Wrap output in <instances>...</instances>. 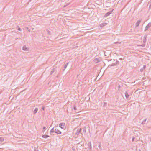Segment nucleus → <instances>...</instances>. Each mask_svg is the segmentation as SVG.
<instances>
[{"label":"nucleus","instance_id":"obj_1","mask_svg":"<svg viewBox=\"0 0 151 151\" xmlns=\"http://www.w3.org/2000/svg\"><path fill=\"white\" fill-rule=\"evenodd\" d=\"M147 35H145L144 36L143 38V44L142 45H137L138 47H144L146 45V42L147 41Z\"/></svg>","mask_w":151,"mask_h":151},{"label":"nucleus","instance_id":"obj_2","mask_svg":"<svg viewBox=\"0 0 151 151\" xmlns=\"http://www.w3.org/2000/svg\"><path fill=\"white\" fill-rule=\"evenodd\" d=\"M59 125L60 127L63 129L65 130L66 129V127L65 126V123H60L59 124Z\"/></svg>","mask_w":151,"mask_h":151},{"label":"nucleus","instance_id":"obj_3","mask_svg":"<svg viewBox=\"0 0 151 151\" xmlns=\"http://www.w3.org/2000/svg\"><path fill=\"white\" fill-rule=\"evenodd\" d=\"M151 26V22H149L148 24L145 27V31H146L148 30V28Z\"/></svg>","mask_w":151,"mask_h":151},{"label":"nucleus","instance_id":"obj_4","mask_svg":"<svg viewBox=\"0 0 151 151\" xmlns=\"http://www.w3.org/2000/svg\"><path fill=\"white\" fill-rule=\"evenodd\" d=\"M114 10V9H113L112 10H111L108 12L106 13L105 15H104V17H107L109 16L110 15V14L112 13V12H113V10Z\"/></svg>","mask_w":151,"mask_h":151},{"label":"nucleus","instance_id":"obj_5","mask_svg":"<svg viewBox=\"0 0 151 151\" xmlns=\"http://www.w3.org/2000/svg\"><path fill=\"white\" fill-rule=\"evenodd\" d=\"M119 64V62L117 60L116 61L115 63H112L111 65V66H115Z\"/></svg>","mask_w":151,"mask_h":151},{"label":"nucleus","instance_id":"obj_6","mask_svg":"<svg viewBox=\"0 0 151 151\" xmlns=\"http://www.w3.org/2000/svg\"><path fill=\"white\" fill-rule=\"evenodd\" d=\"M88 148L89 151H91L92 150L91 144V142H90L88 144Z\"/></svg>","mask_w":151,"mask_h":151},{"label":"nucleus","instance_id":"obj_7","mask_svg":"<svg viewBox=\"0 0 151 151\" xmlns=\"http://www.w3.org/2000/svg\"><path fill=\"white\" fill-rule=\"evenodd\" d=\"M55 132L59 134H61L62 133L61 132L57 129H55Z\"/></svg>","mask_w":151,"mask_h":151},{"label":"nucleus","instance_id":"obj_8","mask_svg":"<svg viewBox=\"0 0 151 151\" xmlns=\"http://www.w3.org/2000/svg\"><path fill=\"white\" fill-rule=\"evenodd\" d=\"M141 22V20H138V21H137V22L135 24L136 27H138Z\"/></svg>","mask_w":151,"mask_h":151},{"label":"nucleus","instance_id":"obj_9","mask_svg":"<svg viewBox=\"0 0 151 151\" xmlns=\"http://www.w3.org/2000/svg\"><path fill=\"white\" fill-rule=\"evenodd\" d=\"M94 61L96 63H98L100 62V60L99 58H96L94 59Z\"/></svg>","mask_w":151,"mask_h":151},{"label":"nucleus","instance_id":"obj_10","mask_svg":"<svg viewBox=\"0 0 151 151\" xmlns=\"http://www.w3.org/2000/svg\"><path fill=\"white\" fill-rule=\"evenodd\" d=\"M69 62L67 63L66 64L64 65L63 68L62 70L63 71H64L66 67H67L68 65Z\"/></svg>","mask_w":151,"mask_h":151},{"label":"nucleus","instance_id":"obj_11","mask_svg":"<svg viewBox=\"0 0 151 151\" xmlns=\"http://www.w3.org/2000/svg\"><path fill=\"white\" fill-rule=\"evenodd\" d=\"M125 95L126 99L127 100H128L129 95L128 93L126 91L125 93Z\"/></svg>","mask_w":151,"mask_h":151},{"label":"nucleus","instance_id":"obj_12","mask_svg":"<svg viewBox=\"0 0 151 151\" xmlns=\"http://www.w3.org/2000/svg\"><path fill=\"white\" fill-rule=\"evenodd\" d=\"M22 50L24 51H28V48L26 47V46L24 45L22 47Z\"/></svg>","mask_w":151,"mask_h":151},{"label":"nucleus","instance_id":"obj_13","mask_svg":"<svg viewBox=\"0 0 151 151\" xmlns=\"http://www.w3.org/2000/svg\"><path fill=\"white\" fill-rule=\"evenodd\" d=\"M146 67V66L145 65H144L143 66V67L140 69V71L141 72H142L143 71V70L145 69Z\"/></svg>","mask_w":151,"mask_h":151},{"label":"nucleus","instance_id":"obj_14","mask_svg":"<svg viewBox=\"0 0 151 151\" xmlns=\"http://www.w3.org/2000/svg\"><path fill=\"white\" fill-rule=\"evenodd\" d=\"M81 129L80 128V129H78L77 130V132L76 133V134H77L78 135L79 134L80 132L81 131Z\"/></svg>","mask_w":151,"mask_h":151},{"label":"nucleus","instance_id":"obj_15","mask_svg":"<svg viewBox=\"0 0 151 151\" xmlns=\"http://www.w3.org/2000/svg\"><path fill=\"white\" fill-rule=\"evenodd\" d=\"M107 24V23H103L102 24H101L100 25V26L101 27H103L104 26H105V25H106Z\"/></svg>","mask_w":151,"mask_h":151},{"label":"nucleus","instance_id":"obj_16","mask_svg":"<svg viewBox=\"0 0 151 151\" xmlns=\"http://www.w3.org/2000/svg\"><path fill=\"white\" fill-rule=\"evenodd\" d=\"M49 137V136L48 135H42V137L46 139Z\"/></svg>","mask_w":151,"mask_h":151},{"label":"nucleus","instance_id":"obj_17","mask_svg":"<svg viewBox=\"0 0 151 151\" xmlns=\"http://www.w3.org/2000/svg\"><path fill=\"white\" fill-rule=\"evenodd\" d=\"M38 109L37 108H35L34 111H33L34 114H36L38 111Z\"/></svg>","mask_w":151,"mask_h":151},{"label":"nucleus","instance_id":"obj_18","mask_svg":"<svg viewBox=\"0 0 151 151\" xmlns=\"http://www.w3.org/2000/svg\"><path fill=\"white\" fill-rule=\"evenodd\" d=\"M147 120V119H144L143 120V121H142V124L143 125V124H145V122H146V121Z\"/></svg>","mask_w":151,"mask_h":151},{"label":"nucleus","instance_id":"obj_19","mask_svg":"<svg viewBox=\"0 0 151 151\" xmlns=\"http://www.w3.org/2000/svg\"><path fill=\"white\" fill-rule=\"evenodd\" d=\"M4 140V138L3 137H0V143H1Z\"/></svg>","mask_w":151,"mask_h":151},{"label":"nucleus","instance_id":"obj_20","mask_svg":"<svg viewBox=\"0 0 151 151\" xmlns=\"http://www.w3.org/2000/svg\"><path fill=\"white\" fill-rule=\"evenodd\" d=\"M34 151H38V147L37 146L34 147Z\"/></svg>","mask_w":151,"mask_h":151},{"label":"nucleus","instance_id":"obj_21","mask_svg":"<svg viewBox=\"0 0 151 151\" xmlns=\"http://www.w3.org/2000/svg\"><path fill=\"white\" fill-rule=\"evenodd\" d=\"M54 132H55V130H54V128H53L51 129L50 133V134H51L52 133H53Z\"/></svg>","mask_w":151,"mask_h":151},{"label":"nucleus","instance_id":"obj_22","mask_svg":"<svg viewBox=\"0 0 151 151\" xmlns=\"http://www.w3.org/2000/svg\"><path fill=\"white\" fill-rule=\"evenodd\" d=\"M47 32L48 34L50 35L51 34V32L50 31H49L48 29H46Z\"/></svg>","mask_w":151,"mask_h":151},{"label":"nucleus","instance_id":"obj_23","mask_svg":"<svg viewBox=\"0 0 151 151\" xmlns=\"http://www.w3.org/2000/svg\"><path fill=\"white\" fill-rule=\"evenodd\" d=\"M55 71V69L54 68L52 70L50 74L51 75L52 74H53L54 72Z\"/></svg>","mask_w":151,"mask_h":151},{"label":"nucleus","instance_id":"obj_24","mask_svg":"<svg viewBox=\"0 0 151 151\" xmlns=\"http://www.w3.org/2000/svg\"><path fill=\"white\" fill-rule=\"evenodd\" d=\"M83 132H84V133H86V128L85 127H84L83 128Z\"/></svg>","mask_w":151,"mask_h":151},{"label":"nucleus","instance_id":"obj_25","mask_svg":"<svg viewBox=\"0 0 151 151\" xmlns=\"http://www.w3.org/2000/svg\"><path fill=\"white\" fill-rule=\"evenodd\" d=\"M17 27L18 28L17 29L19 31H22V30L21 29V28L19 27V26H17Z\"/></svg>","mask_w":151,"mask_h":151},{"label":"nucleus","instance_id":"obj_26","mask_svg":"<svg viewBox=\"0 0 151 151\" xmlns=\"http://www.w3.org/2000/svg\"><path fill=\"white\" fill-rule=\"evenodd\" d=\"M120 88H121L120 85L119 84L118 86L117 87L118 90L119 91V89Z\"/></svg>","mask_w":151,"mask_h":151},{"label":"nucleus","instance_id":"obj_27","mask_svg":"<svg viewBox=\"0 0 151 151\" xmlns=\"http://www.w3.org/2000/svg\"><path fill=\"white\" fill-rule=\"evenodd\" d=\"M26 29L27 30H28V31L30 32V29L28 28V27H25Z\"/></svg>","mask_w":151,"mask_h":151},{"label":"nucleus","instance_id":"obj_28","mask_svg":"<svg viewBox=\"0 0 151 151\" xmlns=\"http://www.w3.org/2000/svg\"><path fill=\"white\" fill-rule=\"evenodd\" d=\"M73 109L74 110H77V108L75 105H74L73 106Z\"/></svg>","mask_w":151,"mask_h":151},{"label":"nucleus","instance_id":"obj_29","mask_svg":"<svg viewBox=\"0 0 151 151\" xmlns=\"http://www.w3.org/2000/svg\"><path fill=\"white\" fill-rule=\"evenodd\" d=\"M98 147L100 149H101V143H100L99 144V145H98Z\"/></svg>","mask_w":151,"mask_h":151},{"label":"nucleus","instance_id":"obj_30","mask_svg":"<svg viewBox=\"0 0 151 151\" xmlns=\"http://www.w3.org/2000/svg\"><path fill=\"white\" fill-rule=\"evenodd\" d=\"M134 139H135V138H134V137H132V142L134 141Z\"/></svg>","mask_w":151,"mask_h":151},{"label":"nucleus","instance_id":"obj_31","mask_svg":"<svg viewBox=\"0 0 151 151\" xmlns=\"http://www.w3.org/2000/svg\"><path fill=\"white\" fill-rule=\"evenodd\" d=\"M45 109V108L44 106H42V110H43V111H44Z\"/></svg>","mask_w":151,"mask_h":151},{"label":"nucleus","instance_id":"obj_32","mask_svg":"<svg viewBox=\"0 0 151 151\" xmlns=\"http://www.w3.org/2000/svg\"><path fill=\"white\" fill-rule=\"evenodd\" d=\"M149 7L150 8H151V3L150 4Z\"/></svg>","mask_w":151,"mask_h":151},{"label":"nucleus","instance_id":"obj_33","mask_svg":"<svg viewBox=\"0 0 151 151\" xmlns=\"http://www.w3.org/2000/svg\"><path fill=\"white\" fill-rule=\"evenodd\" d=\"M107 104V103H106V102H104V105H105V104Z\"/></svg>","mask_w":151,"mask_h":151},{"label":"nucleus","instance_id":"obj_34","mask_svg":"<svg viewBox=\"0 0 151 151\" xmlns=\"http://www.w3.org/2000/svg\"><path fill=\"white\" fill-rule=\"evenodd\" d=\"M46 129V128L45 127H43V129Z\"/></svg>","mask_w":151,"mask_h":151},{"label":"nucleus","instance_id":"obj_35","mask_svg":"<svg viewBox=\"0 0 151 151\" xmlns=\"http://www.w3.org/2000/svg\"><path fill=\"white\" fill-rule=\"evenodd\" d=\"M139 151H141L140 150Z\"/></svg>","mask_w":151,"mask_h":151}]
</instances>
